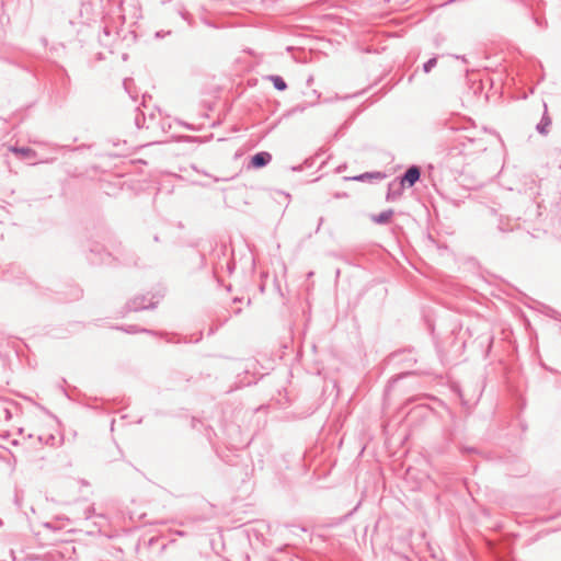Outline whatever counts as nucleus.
Returning <instances> with one entry per match:
<instances>
[{"label":"nucleus","mask_w":561,"mask_h":561,"mask_svg":"<svg viewBox=\"0 0 561 561\" xmlns=\"http://www.w3.org/2000/svg\"><path fill=\"white\" fill-rule=\"evenodd\" d=\"M420 176H421L420 169L415 165H412L405 171V173L403 174V176L401 178V180L399 182L402 183L403 186H404V184H408L409 186H413L419 181Z\"/></svg>","instance_id":"1"},{"label":"nucleus","mask_w":561,"mask_h":561,"mask_svg":"<svg viewBox=\"0 0 561 561\" xmlns=\"http://www.w3.org/2000/svg\"><path fill=\"white\" fill-rule=\"evenodd\" d=\"M272 160V154L267 151H261V152H257L255 153L252 158H251V165L253 168H263L265 165H267Z\"/></svg>","instance_id":"2"},{"label":"nucleus","mask_w":561,"mask_h":561,"mask_svg":"<svg viewBox=\"0 0 561 561\" xmlns=\"http://www.w3.org/2000/svg\"><path fill=\"white\" fill-rule=\"evenodd\" d=\"M147 298L145 296L135 297L128 305L129 310L131 311H139L145 310L149 308H154V302L146 304Z\"/></svg>","instance_id":"3"},{"label":"nucleus","mask_w":561,"mask_h":561,"mask_svg":"<svg viewBox=\"0 0 561 561\" xmlns=\"http://www.w3.org/2000/svg\"><path fill=\"white\" fill-rule=\"evenodd\" d=\"M403 187L400 182L389 183L386 199L390 202L399 198L402 195Z\"/></svg>","instance_id":"4"},{"label":"nucleus","mask_w":561,"mask_h":561,"mask_svg":"<svg viewBox=\"0 0 561 561\" xmlns=\"http://www.w3.org/2000/svg\"><path fill=\"white\" fill-rule=\"evenodd\" d=\"M394 211L392 209H387L377 215H371L370 220L377 225H386L390 222L393 217Z\"/></svg>","instance_id":"5"},{"label":"nucleus","mask_w":561,"mask_h":561,"mask_svg":"<svg viewBox=\"0 0 561 561\" xmlns=\"http://www.w3.org/2000/svg\"><path fill=\"white\" fill-rule=\"evenodd\" d=\"M550 125H551V119L547 113V105L543 103V114H542L541 121L537 124L536 129L541 135H547L548 128Z\"/></svg>","instance_id":"6"},{"label":"nucleus","mask_w":561,"mask_h":561,"mask_svg":"<svg viewBox=\"0 0 561 561\" xmlns=\"http://www.w3.org/2000/svg\"><path fill=\"white\" fill-rule=\"evenodd\" d=\"M11 151L25 159H33L36 157V152L28 147H12Z\"/></svg>","instance_id":"7"},{"label":"nucleus","mask_w":561,"mask_h":561,"mask_svg":"<svg viewBox=\"0 0 561 561\" xmlns=\"http://www.w3.org/2000/svg\"><path fill=\"white\" fill-rule=\"evenodd\" d=\"M383 178H385V174L381 172H366V173H363V174L352 178V180L364 182L366 180H371V179L381 180Z\"/></svg>","instance_id":"8"},{"label":"nucleus","mask_w":561,"mask_h":561,"mask_svg":"<svg viewBox=\"0 0 561 561\" xmlns=\"http://www.w3.org/2000/svg\"><path fill=\"white\" fill-rule=\"evenodd\" d=\"M268 79L273 83V85L276 90H278V91L286 90L287 84L282 77L273 75V76H270Z\"/></svg>","instance_id":"9"},{"label":"nucleus","mask_w":561,"mask_h":561,"mask_svg":"<svg viewBox=\"0 0 561 561\" xmlns=\"http://www.w3.org/2000/svg\"><path fill=\"white\" fill-rule=\"evenodd\" d=\"M437 64V59L435 57L428 59L424 65H423V70L424 72H430L432 70V68H434Z\"/></svg>","instance_id":"10"},{"label":"nucleus","mask_w":561,"mask_h":561,"mask_svg":"<svg viewBox=\"0 0 561 561\" xmlns=\"http://www.w3.org/2000/svg\"><path fill=\"white\" fill-rule=\"evenodd\" d=\"M119 329L125 331L126 333H137V332L141 331V330L137 329L136 325H128L126 328H119Z\"/></svg>","instance_id":"11"},{"label":"nucleus","mask_w":561,"mask_h":561,"mask_svg":"<svg viewBox=\"0 0 561 561\" xmlns=\"http://www.w3.org/2000/svg\"><path fill=\"white\" fill-rule=\"evenodd\" d=\"M534 22L537 24V26H538L539 28H541V27L543 26V24H546V22H545V21H542V20H541L540 18H538V16H535V18H534Z\"/></svg>","instance_id":"12"},{"label":"nucleus","mask_w":561,"mask_h":561,"mask_svg":"<svg viewBox=\"0 0 561 561\" xmlns=\"http://www.w3.org/2000/svg\"><path fill=\"white\" fill-rule=\"evenodd\" d=\"M466 138L465 136H459V140L462 141V139Z\"/></svg>","instance_id":"13"}]
</instances>
